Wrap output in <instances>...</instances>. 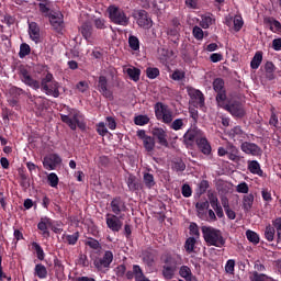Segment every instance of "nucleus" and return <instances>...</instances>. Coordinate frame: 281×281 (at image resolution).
<instances>
[{"instance_id": "obj_1", "label": "nucleus", "mask_w": 281, "mask_h": 281, "mask_svg": "<svg viewBox=\"0 0 281 281\" xmlns=\"http://www.w3.org/2000/svg\"><path fill=\"white\" fill-rule=\"evenodd\" d=\"M161 260L164 262L161 270L162 278L165 280H172L179 267L183 265V257L177 252H166L162 255Z\"/></svg>"}, {"instance_id": "obj_2", "label": "nucleus", "mask_w": 281, "mask_h": 281, "mask_svg": "<svg viewBox=\"0 0 281 281\" xmlns=\"http://www.w3.org/2000/svg\"><path fill=\"white\" fill-rule=\"evenodd\" d=\"M202 235L209 247H225V237H223V233L220 229L203 226Z\"/></svg>"}, {"instance_id": "obj_3", "label": "nucleus", "mask_w": 281, "mask_h": 281, "mask_svg": "<svg viewBox=\"0 0 281 281\" xmlns=\"http://www.w3.org/2000/svg\"><path fill=\"white\" fill-rule=\"evenodd\" d=\"M60 117L61 122L67 124L71 131H76L77 128L85 131V128H87L85 115H82V113L78 110H71L68 115L61 114Z\"/></svg>"}, {"instance_id": "obj_4", "label": "nucleus", "mask_w": 281, "mask_h": 281, "mask_svg": "<svg viewBox=\"0 0 281 281\" xmlns=\"http://www.w3.org/2000/svg\"><path fill=\"white\" fill-rule=\"evenodd\" d=\"M40 89L46 94L52 95L53 98L60 97V83L54 80V75L52 72H47L44 78H42L40 83Z\"/></svg>"}, {"instance_id": "obj_5", "label": "nucleus", "mask_w": 281, "mask_h": 281, "mask_svg": "<svg viewBox=\"0 0 281 281\" xmlns=\"http://www.w3.org/2000/svg\"><path fill=\"white\" fill-rule=\"evenodd\" d=\"M109 19L114 25H122L126 27L131 23V18L126 15L123 9L116 5H110L108 8Z\"/></svg>"}, {"instance_id": "obj_6", "label": "nucleus", "mask_w": 281, "mask_h": 281, "mask_svg": "<svg viewBox=\"0 0 281 281\" xmlns=\"http://www.w3.org/2000/svg\"><path fill=\"white\" fill-rule=\"evenodd\" d=\"M154 109L156 119L159 120V122H162L164 124H172L175 116L172 115V110H170L168 105L158 102L155 104Z\"/></svg>"}, {"instance_id": "obj_7", "label": "nucleus", "mask_w": 281, "mask_h": 281, "mask_svg": "<svg viewBox=\"0 0 281 281\" xmlns=\"http://www.w3.org/2000/svg\"><path fill=\"white\" fill-rule=\"evenodd\" d=\"M113 262V251L105 250L102 257H97L93 260V266L97 271H109L111 269V263Z\"/></svg>"}, {"instance_id": "obj_8", "label": "nucleus", "mask_w": 281, "mask_h": 281, "mask_svg": "<svg viewBox=\"0 0 281 281\" xmlns=\"http://www.w3.org/2000/svg\"><path fill=\"white\" fill-rule=\"evenodd\" d=\"M20 80L26 85V87H31V89L38 90L41 89V82L38 80L32 78V75L30 74V70L25 67L20 68V74H19Z\"/></svg>"}, {"instance_id": "obj_9", "label": "nucleus", "mask_w": 281, "mask_h": 281, "mask_svg": "<svg viewBox=\"0 0 281 281\" xmlns=\"http://www.w3.org/2000/svg\"><path fill=\"white\" fill-rule=\"evenodd\" d=\"M138 139H142L143 142V146L146 150V153H153L155 150V138L153 136H148L146 134V131L144 130H138L137 133H136Z\"/></svg>"}, {"instance_id": "obj_10", "label": "nucleus", "mask_w": 281, "mask_h": 281, "mask_svg": "<svg viewBox=\"0 0 281 281\" xmlns=\"http://www.w3.org/2000/svg\"><path fill=\"white\" fill-rule=\"evenodd\" d=\"M136 23L144 30H150L153 27V20L148 16L146 10H138L135 13Z\"/></svg>"}, {"instance_id": "obj_11", "label": "nucleus", "mask_w": 281, "mask_h": 281, "mask_svg": "<svg viewBox=\"0 0 281 281\" xmlns=\"http://www.w3.org/2000/svg\"><path fill=\"white\" fill-rule=\"evenodd\" d=\"M151 134L154 140L156 139L160 146H164L165 148H168V146H170V143H168V133L166 132V130L161 127H154L151 130Z\"/></svg>"}, {"instance_id": "obj_12", "label": "nucleus", "mask_w": 281, "mask_h": 281, "mask_svg": "<svg viewBox=\"0 0 281 281\" xmlns=\"http://www.w3.org/2000/svg\"><path fill=\"white\" fill-rule=\"evenodd\" d=\"M225 111H228L233 117L241 119L244 115H246L245 106L238 101L231 102L226 104Z\"/></svg>"}, {"instance_id": "obj_13", "label": "nucleus", "mask_w": 281, "mask_h": 281, "mask_svg": "<svg viewBox=\"0 0 281 281\" xmlns=\"http://www.w3.org/2000/svg\"><path fill=\"white\" fill-rule=\"evenodd\" d=\"M63 164V158L58 154H49L44 157L43 166L45 170H56V167Z\"/></svg>"}, {"instance_id": "obj_14", "label": "nucleus", "mask_w": 281, "mask_h": 281, "mask_svg": "<svg viewBox=\"0 0 281 281\" xmlns=\"http://www.w3.org/2000/svg\"><path fill=\"white\" fill-rule=\"evenodd\" d=\"M240 150H243L245 155H251L252 157L262 155V149L256 143L244 142L240 145Z\"/></svg>"}, {"instance_id": "obj_15", "label": "nucleus", "mask_w": 281, "mask_h": 281, "mask_svg": "<svg viewBox=\"0 0 281 281\" xmlns=\"http://www.w3.org/2000/svg\"><path fill=\"white\" fill-rule=\"evenodd\" d=\"M49 19V23L52 25V27H54V30H56L57 32H60V30H63L64 25H65V21H64V15L61 12H52L48 15Z\"/></svg>"}, {"instance_id": "obj_16", "label": "nucleus", "mask_w": 281, "mask_h": 281, "mask_svg": "<svg viewBox=\"0 0 281 281\" xmlns=\"http://www.w3.org/2000/svg\"><path fill=\"white\" fill-rule=\"evenodd\" d=\"M203 135V132L199 128H190L183 135L184 144L187 146H192L196 139H199Z\"/></svg>"}, {"instance_id": "obj_17", "label": "nucleus", "mask_w": 281, "mask_h": 281, "mask_svg": "<svg viewBox=\"0 0 281 281\" xmlns=\"http://www.w3.org/2000/svg\"><path fill=\"white\" fill-rule=\"evenodd\" d=\"M105 223L109 229H111V232H114V233L120 232V229H122V226L124 225V223L120 221V217L117 215H111V214L106 215Z\"/></svg>"}, {"instance_id": "obj_18", "label": "nucleus", "mask_w": 281, "mask_h": 281, "mask_svg": "<svg viewBox=\"0 0 281 281\" xmlns=\"http://www.w3.org/2000/svg\"><path fill=\"white\" fill-rule=\"evenodd\" d=\"M110 207L114 216H120V214L126 210V202H124L120 196H116L111 201Z\"/></svg>"}, {"instance_id": "obj_19", "label": "nucleus", "mask_w": 281, "mask_h": 281, "mask_svg": "<svg viewBox=\"0 0 281 281\" xmlns=\"http://www.w3.org/2000/svg\"><path fill=\"white\" fill-rule=\"evenodd\" d=\"M98 91H100L104 98H108L109 100L113 99V92L109 90V80H106V77L104 76L99 77Z\"/></svg>"}, {"instance_id": "obj_20", "label": "nucleus", "mask_w": 281, "mask_h": 281, "mask_svg": "<svg viewBox=\"0 0 281 281\" xmlns=\"http://www.w3.org/2000/svg\"><path fill=\"white\" fill-rule=\"evenodd\" d=\"M29 36L34 43H41V27L36 22L29 23Z\"/></svg>"}, {"instance_id": "obj_21", "label": "nucleus", "mask_w": 281, "mask_h": 281, "mask_svg": "<svg viewBox=\"0 0 281 281\" xmlns=\"http://www.w3.org/2000/svg\"><path fill=\"white\" fill-rule=\"evenodd\" d=\"M189 97L196 104V106H205V97L201 90L189 89Z\"/></svg>"}, {"instance_id": "obj_22", "label": "nucleus", "mask_w": 281, "mask_h": 281, "mask_svg": "<svg viewBox=\"0 0 281 281\" xmlns=\"http://www.w3.org/2000/svg\"><path fill=\"white\" fill-rule=\"evenodd\" d=\"M125 183L130 192H137L139 190V182L137 181V176L128 173L125 176Z\"/></svg>"}, {"instance_id": "obj_23", "label": "nucleus", "mask_w": 281, "mask_h": 281, "mask_svg": "<svg viewBox=\"0 0 281 281\" xmlns=\"http://www.w3.org/2000/svg\"><path fill=\"white\" fill-rule=\"evenodd\" d=\"M226 153L227 158L231 161H238V159H240V156H238L240 150H238V147H236V145H234L233 143H226Z\"/></svg>"}, {"instance_id": "obj_24", "label": "nucleus", "mask_w": 281, "mask_h": 281, "mask_svg": "<svg viewBox=\"0 0 281 281\" xmlns=\"http://www.w3.org/2000/svg\"><path fill=\"white\" fill-rule=\"evenodd\" d=\"M196 145L203 155H210V153H212V146L205 136L202 135L201 137L196 138Z\"/></svg>"}, {"instance_id": "obj_25", "label": "nucleus", "mask_w": 281, "mask_h": 281, "mask_svg": "<svg viewBox=\"0 0 281 281\" xmlns=\"http://www.w3.org/2000/svg\"><path fill=\"white\" fill-rule=\"evenodd\" d=\"M227 135L233 142H243L245 139V132L240 126H235L231 131L227 132Z\"/></svg>"}, {"instance_id": "obj_26", "label": "nucleus", "mask_w": 281, "mask_h": 281, "mask_svg": "<svg viewBox=\"0 0 281 281\" xmlns=\"http://www.w3.org/2000/svg\"><path fill=\"white\" fill-rule=\"evenodd\" d=\"M123 72L127 74V76L133 80L134 82H138L139 76H142V70L136 67H123Z\"/></svg>"}, {"instance_id": "obj_27", "label": "nucleus", "mask_w": 281, "mask_h": 281, "mask_svg": "<svg viewBox=\"0 0 281 281\" xmlns=\"http://www.w3.org/2000/svg\"><path fill=\"white\" fill-rule=\"evenodd\" d=\"M48 227H52V218L42 217L40 223L37 224V229L42 232L43 236H49Z\"/></svg>"}, {"instance_id": "obj_28", "label": "nucleus", "mask_w": 281, "mask_h": 281, "mask_svg": "<svg viewBox=\"0 0 281 281\" xmlns=\"http://www.w3.org/2000/svg\"><path fill=\"white\" fill-rule=\"evenodd\" d=\"M248 170L251 175H257L258 177H263L265 171L260 168V162L258 160H248Z\"/></svg>"}, {"instance_id": "obj_29", "label": "nucleus", "mask_w": 281, "mask_h": 281, "mask_svg": "<svg viewBox=\"0 0 281 281\" xmlns=\"http://www.w3.org/2000/svg\"><path fill=\"white\" fill-rule=\"evenodd\" d=\"M142 260L147 265L148 267H153V262H155V250H144L142 252Z\"/></svg>"}, {"instance_id": "obj_30", "label": "nucleus", "mask_w": 281, "mask_h": 281, "mask_svg": "<svg viewBox=\"0 0 281 281\" xmlns=\"http://www.w3.org/2000/svg\"><path fill=\"white\" fill-rule=\"evenodd\" d=\"M80 33L82 34L83 38L90 42L93 34V26L91 23H83L80 27Z\"/></svg>"}, {"instance_id": "obj_31", "label": "nucleus", "mask_w": 281, "mask_h": 281, "mask_svg": "<svg viewBox=\"0 0 281 281\" xmlns=\"http://www.w3.org/2000/svg\"><path fill=\"white\" fill-rule=\"evenodd\" d=\"M195 209H196L199 218H205V212H206V210L210 209V202H207V201L198 202L195 204Z\"/></svg>"}, {"instance_id": "obj_32", "label": "nucleus", "mask_w": 281, "mask_h": 281, "mask_svg": "<svg viewBox=\"0 0 281 281\" xmlns=\"http://www.w3.org/2000/svg\"><path fill=\"white\" fill-rule=\"evenodd\" d=\"M170 56H172V52L168 48H158V59L160 63H162V65L170 60Z\"/></svg>"}, {"instance_id": "obj_33", "label": "nucleus", "mask_w": 281, "mask_h": 281, "mask_svg": "<svg viewBox=\"0 0 281 281\" xmlns=\"http://www.w3.org/2000/svg\"><path fill=\"white\" fill-rule=\"evenodd\" d=\"M34 276L40 280H45L47 278V268L43 263H37L34 269Z\"/></svg>"}, {"instance_id": "obj_34", "label": "nucleus", "mask_w": 281, "mask_h": 281, "mask_svg": "<svg viewBox=\"0 0 281 281\" xmlns=\"http://www.w3.org/2000/svg\"><path fill=\"white\" fill-rule=\"evenodd\" d=\"M214 15H212L211 13H206L204 15H202V20L200 22L201 27H203V30H207V27H210V25H212L214 23Z\"/></svg>"}, {"instance_id": "obj_35", "label": "nucleus", "mask_w": 281, "mask_h": 281, "mask_svg": "<svg viewBox=\"0 0 281 281\" xmlns=\"http://www.w3.org/2000/svg\"><path fill=\"white\" fill-rule=\"evenodd\" d=\"M179 276L186 281H192V269H190L188 266H181L179 268Z\"/></svg>"}, {"instance_id": "obj_36", "label": "nucleus", "mask_w": 281, "mask_h": 281, "mask_svg": "<svg viewBox=\"0 0 281 281\" xmlns=\"http://www.w3.org/2000/svg\"><path fill=\"white\" fill-rule=\"evenodd\" d=\"M260 65H262V52L258 50L255 53V55L250 61V67L252 69H258V67H260Z\"/></svg>"}, {"instance_id": "obj_37", "label": "nucleus", "mask_w": 281, "mask_h": 281, "mask_svg": "<svg viewBox=\"0 0 281 281\" xmlns=\"http://www.w3.org/2000/svg\"><path fill=\"white\" fill-rule=\"evenodd\" d=\"M254 206V194H247L243 198V209L245 212H249Z\"/></svg>"}, {"instance_id": "obj_38", "label": "nucleus", "mask_w": 281, "mask_h": 281, "mask_svg": "<svg viewBox=\"0 0 281 281\" xmlns=\"http://www.w3.org/2000/svg\"><path fill=\"white\" fill-rule=\"evenodd\" d=\"M143 182L145 183L146 188L150 190V188H155V176L150 172H145L143 175Z\"/></svg>"}, {"instance_id": "obj_39", "label": "nucleus", "mask_w": 281, "mask_h": 281, "mask_svg": "<svg viewBox=\"0 0 281 281\" xmlns=\"http://www.w3.org/2000/svg\"><path fill=\"white\" fill-rule=\"evenodd\" d=\"M265 69L268 80H273L276 78V75H273L276 71V65L272 64V61H267L265 65Z\"/></svg>"}, {"instance_id": "obj_40", "label": "nucleus", "mask_w": 281, "mask_h": 281, "mask_svg": "<svg viewBox=\"0 0 281 281\" xmlns=\"http://www.w3.org/2000/svg\"><path fill=\"white\" fill-rule=\"evenodd\" d=\"M265 238L268 243H273L276 239V227L268 225L265 229Z\"/></svg>"}, {"instance_id": "obj_41", "label": "nucleus", "mask_w": 281, "mask_h": 281, "mask_svg": "<svg viewBox=\"0 0 281 281\" xmlns=\"http://www.w3.org/2000/svg\"><path fill=\"white\" fill-rule=\"evenodd\" d=\"M196 245V238L195 237H189L187 238L184 243V249L187 254H194V247Z\"/></svg>"}, {"instance_id": "obj_42", "label": "nucleus", "mask_w": 281, "mask_h": 281, "mask_svg": "<svg viewBox=\"0 0 281 281\" xmlns=\"http://www.w3.org/2000/svg\"><path fill=\"white\" fill-rule=\"evenodd\" d=\"M31 245H32V249H34L37 256V259L45 260V251L43 250V247H41V244L33 241Z\"/></svg>"}, {"instance_id": "obj_43", "label": "nucleus", "mask_w": 281, "mask_h": 281, "mask_svg": "<svg viewBox=\"0 0 281 281\" xmlns=\"http://www.w3.org/2000/svg\"><path fill=\"white\" fill-rule=\"evenodd\" d=\"M31 245H32V249H34L37 256V259L45 260V251L43 250V247H41V244L33 241Z\"/></svg>"}, {"instance_id": "obj_44", "label": "nucleus", "mask_w": 281, "mask_h": 281, "mask_svg": "<svg viewBox=\"0 0 281 281\" xmlns=\"http://www.w3.org/2000/svg\"><path fill=\"white\" fill-rule=\"evenodd\" d=\"M225 100H227V93L225 92V90H223L222 92H217V106H220L221 109H226L227 104H225Z\"/></svg>"}, {"instance_id": "obj_45", "label": "nucleus", "mask_w": 281, "mask_h": 281, "mask_svg": "<svg viewBox=\"0 0 281 281\" xmlns=\"http://www.w3.org/2000/svg\"><path fill=\"white\" fill-rule=\"evenodd\" d=\"M246 237L252 245H258V243H260V235L254 231H246Z\"/></svg>"}, {"instance_id": "obj_46", "label": "nucleus", "mask_w": 281, "mask_h": 281, "mask_svg": "<svg viewBox=\"0 0 281 281\" xmlns=\"http://www.w3.org/2000/svg\"><path fill=\"white\" fill-rule=\"evenodd\" d=\"M128 45L133 52H139V38L135 35H130Z\"/></svg>"}, {"instance_id": "obj_47", "label": "nucleus", "mask_w": 281, "mask_h": 281, "mask_svg": "<svg viewBox=\"0 0 281 281\" xmlns=\"http://www.w3.org/2000/svg\"><path fill=\"white\" fill-rule=\"evenodd\" d=\"M213 89L216 93L225 91V81L221 78H216L213 81Z\"/></svg>"}, {"instance_id": "obj_48", "label": "nucleus", "mask_w": 281, "mask_h": 281, "mask_svg": "<svg viewBox=\"0 0 281 281\" xmlns=\"http://www.w3.org/2000/svg\"><path fill=\"white\" fill-rule=\"evenodd\" d=\"M32 52V48L27 43H23L20 45V52L19 56L20 58H25V56H30V53Z\"/></svg>"}, {"instance_id": "obj_49", "label": "nucleus", "mask_w": 281, "mask_h": 281, "mask_svg": "<svg viewBox=\"0 0 281 281\" xmlns=\"http://www.w3.org/2000/svg\"><path fill=\"white\" fill-rule=\"evenodd\" d=\"M47 181H48V186H50V188H58V175L52 172L47 176Z\"/></svg>"}, {"instance_id": "obj_50", "label": "nucleus", "mask_w": 281, "mask_h": 281, "mask_svg": "<svg viewBox=\"0 0 281 281\" xmlns=\"http://www.w3.org/2000/svg\"><path fill=\"white\" fill-rule=\"evenodd\" d=\"M150 122V119L146 115H138L134 119V124L136 126H145V124H148Z\"/></svg>"}, {"instance_id": "obj_51", "label": "nucleus", "mask_w": 281, "mask_h": 281, "mask_svg": "<svg viewBox=\"0 0 281 281\" xmlns=\"http://www.w3.org/2000/svg\"><path fill=\"white\" fill-rule=\"evenodd\" d=\"M169 124L172 131H181L184 126L183 119H176Z\"/></svg>"}, {"instance_id": "obj_52", "label": "nucleus", "mask_w": 281, "mask_h": 281, "mask_svg": "<svg viewBox=\"0 0 281 281\" xmlns=\"http://www.w3.org/2000/svg\"><path fill=\"white\" fill-rule=\"evenodd\" d=\"M233 23L235 32H240V30H243V25H245V22L240 15H236L233 20Z\"/></svg>"}, {"instance_id": "obj_53", "label": "nucleus", "mask_w": 281, "mask_h": 281, "mask_svg": "<svg viewBox=\"0 0 281 281\" xmlns=\"http://www.w3.org/2000/svg\"><path fill=\"white\" fill-rule=\"evenodd\" d=\"M146 76L149 80H155L159 76V68L148 67L146 69Z\"/></svg>"}, {"instance_id": "obj_54", "label": "nucleus", "mask_w": 281, "mask_h": 281, "mask_svg": "<svg viewBox=\"0 0 281 281\" xmlns=\"http://www.w3.org/2000/svg\"><path fill=\"white\" fill-rule=\"evenodd\" d=\"M236 267V261L234 259H229L226 261L225 271L229 273V276H234V269Z\"/></svg>"}, {"instance_id": "obj_55", "label": "nucleus", "mask_w": 281, "mask_h": 281, "mask_svg": "<svg viewBox=\"0 0 281 281\" xmlns=\"http://www.w3.org/2000/svg\"><path fill=\"white\" fill-rule=\"evenodd\" d=\"M236 192H238V194H248L249 193V184H247V182H241V183L237 184Z\"/></svg>"}, {"instance_id": "obj_56", "label": "nucleus", "mask_w": 281, "mask_h": 281, "mask_svg": "<svg viewBox=\"0 0 281 281\" xmlns=\"http://www.w3.org/2000/svg\"><path fill=\"white\" fill-rule=\"evenodd\" d=\"M133 273L135 276L136 281L142 280L143 278H146V277H144V271H142V267H139L137 265L133 266Z\"/></svg>"}, {"instance_id": "obj_57", "label": "nucleus", "mask_w": 281, "mask_h": 281, "mask_svg": "<svg viewBox=\"0 0 281 281\" xmlns=\"http://www.w3.org/2000/svg\"><path fill=\"white\" fill-rule=\"evenodd\" d=\"M38 8H40V12H42V14H44V16L49 18V14H52V12H54L49 9V3H38Z\"/></svg>"}, {"instance_id": "obj_58", "label": "nucleus", "mask_w": 281, "mask_h": 281, "mask_svg": "<svg viewBox=\"0 0 281 281\" xmlns=\"http://www.w3.org/2000/svg\"><path fill=\"white\" fill-rule=\"evenodd\" d=\"M202 221H207V223L216 222V213L212 209L205 212V218H201Z\"/></svg>"}, {"instance_id": "obj_59", "label": "nucleus", "mask_w": 281, "mask_h": 281, "mask_svg": "<svg viewBox=\"0 0 281 281\" xmlns=\"http://www.w3.org/2000/svg\"><path fill=\"white\" fill-rule=\"evenodd\" d=\"M192 34L196 41H203L204 33L203 29H201L200 26H194L192 30Z\"/></svg>"}, {"instance_id": "obj_60", "label": "nucleus", "mask_w": 281, "mask_h": 281, "mask_svg": "<svg viewBox=\"0 0 281 281\" xmlns=\"http://www.w3.org/2000/svg\"><path fill=\"white\" fill-rule=\"evenodd\" d=\"M78 238H80V233L76 232L72 235H66V240L68 245H76L78 243Z\"/></svg>"}, {"instance_id": "obj_61", "label": "nucleus", "mask_w": 281, "mask_h": 281, "mask_svg": "<svg viewBox=\"0 0 281 281\" xmlns=\"http://www.w3.org/2000/svg\"><path fill=\"white\" fill-rule=\"evenodd\" d=\"M190 235L194 236V238H199L201 236V233L199 232V226L196 223H191L189 226Z\"/></svg>"}, {"instance_id": "obj_62", "label": "nucleus", "mask_w": 281, "mask_h": 281, "mask_svg": "<svg viewBox=\"0 0 281 281\" xmlns=\"http://www.w3.org/2000/svg\"><path fill=\"white\" fill-rule=\"evenodd\" d=\"M181 193L184 199H190V196H192V188L190 184H183L181 188Z\"/></svg>"}, {"instance_id": "obj_63", "label": "nucleus", "mask_w": 281, "mask_h": 281, "mask_svg": "<svg viewBox=\"0 0 281 281\" xmlns=\"http://www.w3.org/2000/svg\"><path fill=\"white\" fill-rule=\"evenodd\" d=\"M97 132L99 135H101V137H104V135H106V133H109V130H106V125L104 124V122H100L97 125Z\"/></svg>"}, {"instance_id": "obj_64", "label": "nucleus", "mask_w": 281, "mask_h": 281, "mask_svg": "<svg viewBox=\"0 0 281 281\" xmlns=\"http://www.w3.org/2000/svg\"><path fill=\"white\" fill-rule=\"evenodd\" d=\"M183 78H186V72L181 70H176L171 75L172 80H183Z\"/></svg>"}]
</instances>
